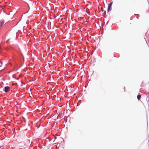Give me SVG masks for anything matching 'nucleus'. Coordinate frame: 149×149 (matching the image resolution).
Here are the masks:
<instances>
[{"label":"nucleus","instance_id":"obj_1","mask_svg":"<svg viewBox=\"0 0 149 149\" xmlns=\"http://www.w3.org/2000/svg\"><path fill=\"white\" fill-rule=\"evenodd\" d=\"M92 109V104H89L88 106V110L90 111Z\"/></svg>","mask_w":149,"mask_h":149},{"label":"nucleus","instance_id":"obj_2","mask_svg":"<svg viewBox=\"0 0 149 149\" xmlns=\"http://www.w3.org/2000/svg\"><path fill=\"white\" fill-rule=\"evenodd\" d=\"M112 2L108 4V11L109 12L111 10V7L112 4Z\"/></svg>","mask_w":149,"mask_h":149},{"label":"nucleus","instance_id":"obj_3","mask_svg":"<svg viewBox=\"0 0 149 149\" xmlns=\"http://www.w3.org/2000/svg\"><path fill=\"white\" fill-rule=\"evenodd\" d=\"M10 88L8 86H5L4 87V91L5 92H8L10 89Z\"/></svg>","mask_w":149,"mask_h":149},{"label":"nucleus","instance_id":"obj_4","mask_svg":"<svg viewBox=\"0 0 149 149\" xmlns=\"http://www.w3.org/2000/svg\"><path fill=\"white\" fill-rule=\"evenodd\" d=\"M141 97V95H137V98L139 100H140V99Z\"/></svg>","mask_w":149,"mask_h":149},{"label":"nucleus","instance_id":"obj_5","mask_svg":"<svg viewBox=\"0 0 149 149\" xmlns=\"http://www.w3.org/2000/svg\"><path fill=\"white\" fill-rule=\"evenodd\" d=\"M4 23L3 22H0V27Z\"/></svg>","mask_w":149,"mask_h":149},{"label":"nucleus","instance_id":"obj_6","mask_svg":"<svg viewBox=\"0 0 149 149\" xmlns=\"http://www.w3.org/2000/svg\"><path fill=\"white\" fill-rule=\"evenodd\" d=\"M1 146H0V149L1 148Z\"/></svg>","mask_w":149,"mask_h":149}]
</instances>
